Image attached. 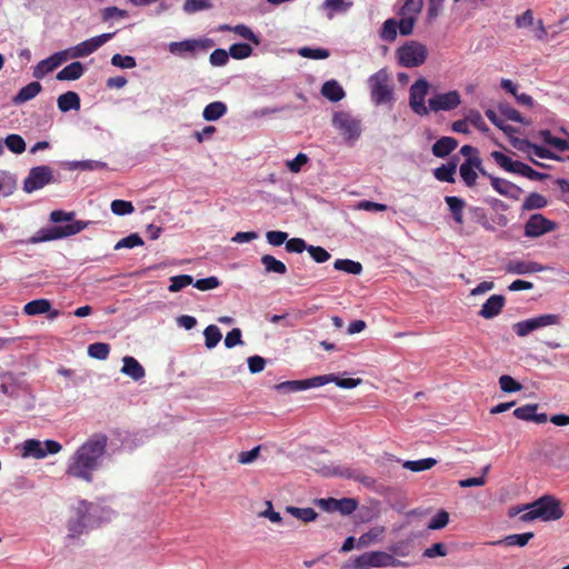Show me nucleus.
<instances>
[{"label":"nucleus","instance_id":"obj_1","mask_svg":"<svg viewBox=\"0 0 569 569\" xmlns=\"http://www.w3.org/2000/svg\"><path fill=\"white\" fill-rule=\"evenodd\" d=\"M108 437L98 432L90 436L69 458L66 473L88 483L93 481V472L99 470L107 456Z\"/></svg>","mask_w":569,"mask_h":569},{"label":"nucleus","instance_id":"obj_2","mask_svg":"<svg viewBox=\"0 0 569 569\" xmlns=\"http://www.w3.org/2000/svg\"><path fill=\"white\" fill-rule=\"evenodd\" d=\"M114 512L109 507L80 500L73 508V515L68 520V540H77L82 535L98 528L112 519Z\"/></svg>","mask_w":569,"mask_h":569},{"label":"nucleus","instance_id":"obj_3","mask_svg":"<svg viewBox=\"0 0 569 569\" xmlns=\"http://www.w3.org/2000/svg\"><path fill=\"white\" fill-rule=\"evenodd\" d=\"M74 212H66L62 210H54L50 213V220L54 223L69 222L66 226H51L41 228L27 240H19L21 244H34L46 241L63 239L79 233L88 227L89 221L73 220Z\"/></svg>","mask_w":569,"mask_h":569},{"label":"nucleus","instance_id":"obj_4","mask_svg":"<svg viewBox=\"0 0 569 569\" xmlns=\"http://www.w3.org/2000/svg\"><path fill=\"white\" fill-rule=\"evenodd\" d=\"M527 508H529V511L519 516V520L522 522H530L536 519H540L542 521H555L563 516L560 501L551 495H545L539 499L527 503Z\"/></svg>","mask_w":569,"mask_h":569},{"label":"nucleus","instance_id":"obj_5","mask_svg":"<svg viewBox=\"0 0 569 569\" xmlns=\"http://www.w3.org/2000/svg\"><path fill=\"white\" fill-rule=\"evenodd\" d=\"M371 100L377 104L392 103L393 89L390 83V77L386 69H380L368 79Z\"/></svg>","mask_w":569,"mask_h":569},{"label":"nucleus","instance_id":"obj_6","mask_svg":"<svg viewBox=\"0 0 569 569\" xmlns=\"http://www.w3.org/2000/svg\"><path fill=\"white\" fill-rule=\"evenodd\" d=\"M332 126L343 136V138L353 142L361 136V120L347 111H337L332 118Z\"/></svg>","mask_w":569,"mask_h":569},{"label":"nucleus","instance_id":"obj_7","mask_svg":"<svg viewBox=\"0 0 569 569\" xmlns=\"http://www.w3.org/2000/svg\"><path fill=\"white\" fill-rule=\"evenodd\" d=\"M56 181L51 167L46 164L37 166L29 170V173L23 181L22 189L26 193H32L50 183H54Z\"/></svg>","mask_w":569,"mask_h":569},{"label":"nucleus","instance_id":"obj_8","mask_svg":"<svg viewBox=\"0 0 569 569\" xmlns=\"http://www.w3.org/2000/svg\"><path fill=\"white\" fill-rule=\"evenodd\" d=\"M399 63L406 68L421 66L428 56L425 44L418 41H408L397 50Z\"/></svg>","mask_w":569,"mask_h":569},{"label":"nucleus","instance_id":"obj_9","mask_svg":"<svg viewBox=\"0 0 569 569\" xmlns=\"http://www.w3.org/2000/svg\"><path fill=\"white\" fill-rule=\"evenodd\" d=\"M62 446L56 440L40 441L38 439H28L22 443L23 458L43 459L48 455L60 452Z\"/></svg>","mask_w":569,"mask_h":569},{"label":"nucleus","instance_id":"obj_10","mask_svg":"<svg viewBox=\"0 0 569 569\" xmlns=\"http://www.w3.org/2000/svg\"><path fill=\"white\" fill-rule=\"evenodd\" d=\"M213 46L211 39H186L173 41L168 44V50L173 56L180 58L193 57L198 50H207Z\"/></svg>","mask_w":569,"mask_h":569},{"label":"nucleus","instance_id":"obj_11","mask_svg":"<svg viewBox=\"0 0 569 569\" xmlns=\"http://www.w3.org/2000/svg\"><path fill=\"white\" fill-rule=\"evenodd\" d=\"M429 92V82L420 78L413 84H411L409 90V106L411 110L420 116L425 117L429 114V107L426 106V97Z\"/></svg>","mask_w":569,"mask_h":569},{"label":"nucleus","instance_id":"obj_12","mask_svg":"<svg viewBox=\"0 0 569 569\" xmlns=\"http://www.w3.org/2000/svg\"><path fill=\"white\" fill-rule=\"evenodd\" d=\"M400 563L392 555L385 551L365 552L352 562L353 569L363 567H396Z\"/></svg>","mask_w":569,"mask_h":569},{"label":"nucleus","instance_id":"obj_13","mask_svg":"<svg viewBox=\"0 0 569 569\" xmlns=\"http://www.w3.org/2000/svg\"><path fill=\"white\" fill-rule=\"evenodd\" d=\"M560 322V317L558 315H540L535 318H530L523 321H519L513 325V331L519 337H526L535 330L558 325Z\"/></svg>","mask_w":569,"mask_h":569},{"label":"nucleus","instance_id":"obj_14","mask_svg":"<svg viewBox=\"0 0 569 569\" xmlns=\"http://www.w3.org/2000/svg\"><path fill=\"white\" fill-rule=\"evenodd\" d=\"M330 378L329 377H312L305 380H289L284 382H280L274 386V389L277 391L283 392V393H293L298 391H303L311 388H318L322 387L327 383H329Z\"/></svg>","mask_w":569,"mask_h":569},{"label":"nucleus","instance_id":"obj_15","mask_svg":"<svg viewBox=\"0 0 569 569\" xmlns=\"http://www.w3.org/2000/svg\"><path fill=\"white\" fill-rule=\"evenodd\" d=\"M556 228V222L540 213H535L531 214L525 223V236L528 238H538L553 231Z\"/></svg>","mask_w":569,"mask_h":569},{"label":"nucleus","instance_id":"obj_16","mask_svg":"<svg viewBox=\"0 0 569 569\" xmlns=\"http://www.w3.org/2000/svg\"><path fill=\"white\" fill-rule=\"evenodd\" d=\"M113 36L114 32L102 33L78 43L71 48V58H83L90 56L109 40H111Z\"/></svg>","mask_w":569,"mask_h":569},{"label":"nucleus","instance_id":"obj_17","mask_svg":"<svg viewBox=\"0 0 569 569\" xmlns=\"http://www.w3.org/2000/svg\"><path fill=\"white\" fill-rule=\"evenodd\" d=\"M461 102L458 91H449L446 93H438L429 99V111H450L457 108Z\"/></svg>","mask_w":569,"mask_h":569},{"label":"nucleus","instance_id":"obj_18","mask_svg":"<svg viewBox=\"0 0 569 569\" xmlns=\"http://www.w3.org/2000/svg\"><path fill=\"white\" fill-rule=\"evenodd\" d=\"M492 188L501 196L511 200H519L522 189L517 184L498 177H490Z\"/></svg>","mask_w":569,"mask_h":569},{"label":"nucleus","instance_id":"obj_19","mask_svg":"<svg viewBox=\"0 0 569 569\" xmlns=\"http://www.w3.org/2000/svg\"><path fill=\"white\" fill-rule=\"evenodd\" d=\"M481 159L479 157H473L467 159L463 163H461L459 168L460 177L467 187H473L476 184L478 172L476 168H480Z\"/></svg>","mask_w":569,"mask_h":569},{"label":"nucleus","instance_id":"obj_20","mask_svg":"<svg viewBox=\"0 0 569 569\" xmlns=\"http://www.w3.org/2000/svg\"><path fill=\"white\" fill-rule=\"evenodd\" d=\"M505 297L501 295L491 296L481 307L479 311V316L485 319H492L498 316L503 306H505Z\"/></svg>","mask_w":569,"mask_h":569},{"label":"nucleus","instance_id":"obj_21","mask_svg":"<svg viewBox=\"0 0 569 569\" xmlns=\"http://www.w3.org/2000/svg\"><path fill=\"white\" fill-rule=\"evenodd\" d=\"M543 269V266L539 264L538 262L525 260L510 261L506 267L507 272L513 274L536 273L542 271Z\"/></svg>","mask_w":569,"mask_h":569},{"label":"nucleus","instance_id":"obj_22","mask_svg":"<svg viewBox=\"0 0 569 569\" xmlns=\"http://www.w3.org/2000/svg\"><path fill=\"white\" fill-rule=\"evenodd\" d=\"M513 146L522 152L532 151V153L540 159H557L555 153L547 148L535 144L528 140H516L513 141Z\"/></svg>","mask_w":569,"mask_h":569},{"label":"nucleus","instance_id":"obj_23","mask_svg":"<svg viewBox=\"0 0 569 569\" xmlns=\"http://www.w3.org/2000/svg\"><path fill=\"white\" fill-rule=\"evenodd\" d=\"M123 366L121 368V372L128 377H130L134 381L141 380L146 376L144 368L139 363V361L131 357L126 356L122 359Z\"/></svg>","mask_w":569,"mask_h":569},{"label":"nucleus","instance_id":"obj_24","mask_svg":"<svg viewBox=\"0 0 569 569\" xmlns=\"http://www.w3.org/2000/svg\"><path fill=\"white\" fill-rule=\"evenodd\" d=\"M458 166V157L455 156L448 163L441 164L433 170V176L437 180L442 182H455V173Z\"/></svg>","mask_w":569,"mask_h":569},{"label":"nucleus","instance_id":"obj_25","mask_svg":"<svg viewBox=\"0 0 569 569\" xmlns=\"http://www.w3.org/2000/svg\"><path fill=\"white\" fill-rule=\"evenodd\" d=\"M458 147V141L452 137H441L432 146V153L437 158L449 156Z\"/></svg>","mask_w":569,"mask_h":569},{"label":"nucleus","instance_id":"obj_26","mask_svg":"<svg viewBox=\"0 0 569 569\" xmlns=\"http://www.w3.org/2000/svg\"><path fill=\"white\" fill-rule=\"evenodd\" d=\"M84 71H86L84 66L81 62L76 61V62H72V63L68 64L63 69H61L57 73L56 78L59 81L78 80V79H80L82 77Z\"/></svg>","mask_w":569,"mask_h":569},{"label":"nucleus","instance_id":"obj_27","mask_svg":"<svg viewBox=\"0 0 569 569\" xmlns=\"http://www.w3.org/2000/svg\"><path fill=\"white\" fill-rule=\"evenodd\" d=\"M321 94L332 102H338L345 98L346 92L337 80H328L321 87Z\"/></svg>","mask_w":569,"mask_h":569},{"label":"nucleus","instance_id":"obj_28","mask_svg":"<svg viewBox=\"0 0 569 569\" xmlns=\"http://www.w3.org/2000/svg\"><path fill=\"white\" fill-rule=\"evenodd\" d=\"M42 87L40 82L33 81L29 84L24 86L19 90V92L13 97L12 102L14 104H22L31 99H33L38 93H40Z\"/></svg>","mask_w":569,"mask_h":569},{"label":"nucleus","instance_id":"obj_29","mask_svg":"<svg viewBox=\"0 0 569 569\" xmlns=\"http://www.w3.org/2000/svg\"><path fill=\"white\" fill-rule=\"evenodd\" d=\"M58 108L61 112L80 109V97L74 91H68L58 97Z\"/></svg>","mask_w":569,"mask_h":569},{"label":"nucleus","instance_id":"obj_30","mask_svg":"<svg viewBox=\"0 0 569 569\" xmlns=\"http://www.w3.org/2000/svg\"><path fill=\"white\" fill-rule=\"evenodd\" d=\"M445 201L452 214L453 220L458 224L463 223V209L466 207V201L456 196H446Z\"/></svg>","mask_w":569,"mask_h":569},{"label":"nucleus","instance_id":"obj_31","mask_svg":"<svg viewBox=\"0 0 569 569\" xmlns=\"http://www.w3.org/2000/svg\"><path fill=\"white\" fill-rule=\"evenodd\" d=\"M228 111L227 104L222 101H213L207 104L202 111V117L207 121H217Z\"/></svg>","mask_w":569,"mask_h":569},{"label":"nucleus","instance_id":"obj_32","mask_svg":"<svg viewBox=\"0 0 569 569\" xmlns=\"http://www.w3.org/2000/svg\"><path fill=\"white\" fill-rule=\"evenodd\" d=\"M383 533L385 527H373L358 538L356 547L358 549L367 548L372 543L380 541Z\"/></svg>","mask_w":569,"mask_h":569},{"label":"nucleus","instance_id":"obj_33","mask_svg":"<svg viewBox=\"0 0 569 569\" xmlns=\"http://www.w3.org/2000/svg\"><path fill=\"white\" fill-rule=\"evenodd\" d=\"M68 170L94 171L107 168V163L99 160L68 161L64 163Z\"/></svg>","mask_w":569,"mask_h":569},{"label":"nucleus","instance_id":"obj_34","mask_svg":"<svg viewBox=\"0 0 569 569\" xmlns=\"http://www.w3.org/2000/svg\"><path fill=\"white\" fill-rule=\"evenodd\" d=\"M261 263L267 273L284 274L287 272L286 264L271 254H263L261 257Z\"/></svg>","mask_w":569,"mask_h":569},{"label":"nucleus","instance_id":"obj_35","mask_svg":"<svg viewBox=\"0 0 569 569\" xmlns=\"http://www.w3.org/2000/svg\"><path fill=\"white\" fill-rule=\"evenodd\" d=\"M51 309V303L47 299H37L32 300L24 305L23 311L28 316H38L46 312H49Z\"/></svg>","mask_w":569,"mask_h":569},{"label":"nucleus","instance_id":"obj_36","mask_svg":"<svg viewBox=\"0 0 569 569\" xmlns=\"http://www.w3.org/2000/svg\"><path fill=\"white\" fill-rule=\"evenodd\" d=\"M352 7L349 0H326L323 8L329 10L328 18L332 19L335 13H345Z\"/></svg>","mask_w":569,"mask_h":569},{"label":"nucleus","instance_id":"obj_37","mask_svg":"<svg viewBox=\"0 0 569 569\" xmlns=\"http://www.w3.org/2000/svg\"><path fill=\"white\" fill-rule=\"evenodd\" d=\"M547 203H548V201L545 196H542L538 192H531L525 199V201L522 203V210L530 211V210L542 209L547 206Z\"/></svg>","mask_w":569,"mask_h":569},{"label":"nucleus","instance_id":"obj_38","mask_svg":"<svg viewBox=\"0 0 569 569\" xmlns=\"http://www.w3.org/2000/svg\"><path fill=\"white\" fill-rule=\"evenodd\" d=\"M533 537V532H525V533H515L509 535L505 539L495 541V545H506V546H526L529 540Z\"/></svg>","mask_w":569,"mask_h":569},{"label":"nucleus","instance_id":"obj_39","mask_svg":"<svg viewBox=\"0 0 569 569\" xmlns=\"http://www.w3.org/2000/svg\"><path fill=\"white\" fill-rule=\"evenodd\" d=\"M437 460L433 458H425L420 460H407L403 462V468L408 469L412 472H420L425 470L431 469L433 466H436Z\"/></svg>","mask_w":569,"mask_h":569},{"label":"nucleus","instance_id":"obj_40","mask_svg":"<svg viewBox=\"0 0 569 569\" xmlns=\"http://www.w3.org/2000/svg\"><path fill=\"white\" fill-rule=\"evenodd\" d=\"M333 267L336 270L345 271L350 274H360L362 271L361 263L350 259H337Z\"/></svg>","mask_w":569,"mask_h":569},{"label":"nucleus","instance_id":"obj_41","mask_svg":"<svg viewBox=\"0 0 569 569\" xmlns=\"http://www.w3.org/2000/svg\"><path fill=\"white\" fill-rule=\"evenodd\" d=\"M286 511L303 522L313 521L318 516L312 508H298L289 506L286 508Z\"/></svg>","mask_w":569,"mask_h":569},{"label":"nucleus","instance_id":"obj_42","mask_svg":"<svg viewBox=\"0 0 569 569\" xmlns=\"http://www.w3.org/2000/svg\"><path fill=\"white\" fill-rule=\"evenodd\" d=\"M204 345L208 349H213L221 340L222 335L216 325H209L204 331Z\"/></svg>","mask_w":569,"mask_h":569},{"label":"nucleus","instance_id":"obj_43","mask_svg":"<svg viewBox=\"0 0 569 569\" xmlns=\"http://www.w3.org/2000/svg\"><path fill=\"white\" fill-rule=\"evenodd\" d=\"M58 68L57 62L50 56L47 59L41 60L34 68H33V77L37 79H42L46 74L53 71Z\"/></svg>","mask_w":569,"mask_h":569},{"label":"nucleus","instance_id":"obj_44","mask_svg":"<svg viewBox=\"0 0 569 569\" xmlns=\"http://www.w3.org/2000/svg\"><path fill=\"white\" fill-rule=\"evenodd\" d=\"M398 21L396 19H388L383 22L380 30V38L387 42H392L397 38Z\"/></svg>","mask_w":569,"mask_h":569},{"label":"nucleus","instance_id":"obj_45","mask_svg":"<svg viewBox=\"0 0 569 569\" xmlns=\"http://www.w3.org/2000/svg\"><path fill=\"white\" fill-rule=\"evenodd\" d=\"M298 54L301 56L302 58L322 60L327 59L330 56V52L328 49L325 48L302 47L298 50Z\"/></svg>","mask_w":569,"mask_h":569},{"label":"nucleus","instance_id":"obj_46","mask_svg":"<svg viewBox=\"0 0 569 569\" xmlns=\"http://www.w3.org/2000/svg\"><path fill=\"white\" fill-rule=\"evenodd\" d=\"M4 144L11 152L16 154L22 153L27 147L23 138L16 133L7 136L4 139Z\"/></svg>","mask_w":569,"mask_h":569},{"label":"nucleus","instance_id":"obj_47","mask_svg":"<svg viewBox=\"0 0 569 569\" xmlns=\"http://www.w3.org/2000/svg\"><path fill=\"white\" fill-rule=\"evenodd\" d=\"M110 352V346L104 342H94L89 345L88 347V355L91 358L98 359V360H106Z\"/></svg>","mask_w":569,"mask_h":569},{"label":"nucleus","instance_id":"obj_48","mask_svg":"<svg viewBox=\"0 0 569 569\" xmlns=\"http://www.w3.org/2000/svg\"><path fill=\"white\" fill-rule=\"evenodd\" d=\"M229 54L237 60L246 59L252 54V48L250 44L243 42L233 43L229 48Z\"/></svg>","mask_w":569,"mask_h":569},{"label":"nucleus","instance_id":"obj_49","mask_svg":"<svg viewBox=\"0 0 569 569\" xmlns=\"http://www.w3.org/2000/svg\"><path fill=\"white\" fill-rule=\"evenodd\" d=\"M193 283V278L189 274H179L170 278L168 290L170 292H178L189 284Z\"/></svg>","mask_w":569,"mask_h":569},{"label":"nucleus","instance_id":"obj_50","mask_svg":"<svg viewBox=\"0 0 569 569\" xmlns=\"http://www.w3.org/2000/svg\"><path fill=\"white\" fill-rule=\"evenodd\" d=\"M210 8H212V3L209 0H186L183 3V11L189 14Z\"/></svg>","mask_w":569,"mask_h":569},{"label":"nucleus","instance_id":"obj_51","mask_svg":"<svg viewBox=\"0 0 569 569\" xmlns=\"http://www.w3.org/2000/svg\"><path fill=\"white\" fill-rule=\"evenodd\" d=\"M422 7L423 0H405L399 13L400 16H412L417 18L421 12Z\"/></svg>","mask_w":569,"mask_h":569},{"label":"nucleus","instance_id":"obj_52","mask_svg":"<svg viewBox=\"0 0 569 569\" xmlns=\"http://www.w3.org/2000/svg\"><path fill=\"white\" fill-rule=\"evenodd\" d=\"M499 386H500V389L507 393L517 392L522 389V385L520 382L516 381L509 375H502L499 378Z\"/></svg>","mask_w":569,"mask_h":569},{"label":"nucleus","instance_id":"obj_53","mask_svg":"<svg viewBox=\"0 0 569 569\" xmlns=\"http://www.w3.org/2000/svg\"><path fill=\"white\" fill-rule=\"evenodd\" d=\"M498 109H499L500 113L507 120H511V121L518 122V123H526V121H525L523 117L520 114V112L518 110H516L515 108H512L510 104L500 103L498 106Z\"/></svg>","mask_w":569,"mask_h":569},{"label":"nucleus","instance_id":"obj_54","mask_svg":"<svg viewBox=\"0 0 569 569\" xmlns=\"http://www.w3.org/2000/svg\"><path fill=\"white\" fill-rule=\"evenodd\" d=\"M111 211L116 216H126L132 213L134 207L130 201L117 199L111 202Z\"/></svg>","mask_w":569,"mask_h":569},{"label":"nucleus","instance_id":"obj_55","mask_svg":"<svg viewBox=\"0 0 569 569\" xmlns=\"http://www.w3.org/2000/svg\"><path fill=\"white\" fill-rule=\"evenodd\" d=\"M538 409L537 403H528L522 407L515 409L513 416L520 420L532 421L533 412Z\"/></svg>","mask_w":569,"mask_h":569},{"label":"nucleus","instance_id":"obj_56","mask_svg":"<svg viewBox=\"0 0 569 569\" xmlns=\"http://www.w3.org/2000/svg\"><path fill=\"white\" fill-rule=\"evenodd\" d=\"M142 244H143L142 238L138 233H131L128 237H124L121 240H119L116 243L114 249L116 250H120L122 248L131 249V248L139 247Z\"/></svg>","mask_w":569,"mask_h":569},{"label":"nucleus","instance_id":"obj_57","mask_svg":"<svg viewBox=\"0 0 569 569\" xmlns=\"http://www.w3.org/2000/svg\"><path fill=\"white\" fill-rule=\"evenodd\" d=\"M358 507V501L353 498H342L337 500V512L348 516Z\"/></svg>","mask_w":569,"mask_h":569},{"label":"nucleus","instance_id":"obj_58","mask_svg":"<svg viewBox=\"0 0 569 569\" xmlns=\"http://www.w3.org/2000/svg\"><path fill=\"white\" fill-rule=\"evenodd\" d=\"M111 64L121 69H132L137 66V62L132 56L116 53L111 58Z\"/></svg>","mask_w":569,"mask_h":569},{"label":"nucleus","instance_id":"obj_59","mask_svg":"<svg viewBox=\"0 0 569 569\" xmlns=\"http://www.w3.org/2000/svg\"><path fill=\"white\" fill-rule=\"evenodd\" d=\"M449 522V513L446 510H440L436 516L431 518L428 523V529L440 530L445 528Z\"/></svg>","mask_w":569,"mask_h":569},{"label":"nucleus","instance_id":"obj_60","mask_svg":"<svg viewBox=\"0 0 569 569\" xmlns=\"http://www.w3.org/2000/svg\"><path fill=\"white\" fill-rule=\"evenodd\" d=\"M486 116L496 127H498L506 134L511 136L516 131L513 127L506 124L505 121L501 120L496 113V111H493L492 109L486 110Z\"/></svg>","mask_w":569,"mask_h":569},{"label":"nucleus","instance_id":"obj_61","mask_svg":"<svg viewBox=\"0 0 569 569\" xmlns=\"http://www.w3.org/2000/svg\"><path fill=\"white\" fill-rule=\"evenodd\" d=\"M232 31L257 46L260 43V38L246 24H237L232 28Z\"/></svg>","mask_w":569,"mask_h":569},{"label":"nucleus","instance_id":"obj_62","mask_svg":"<svg viewBox=\"0 0 569 569\" xmlns=\"http://www.w3.org/2000/svg\"><path fill=\"white\" fill-rule=\"evenodd\" d=\"M467 121L482 132H488L489 128L478 110H470L467 113Z\"/></svg>","mask_w":569,"mask_h":569},{"label":"nucleus","instance_id":"obj_63","mask_svg":"<svg viewBox=\"0 0 569 569\" xmlns=\"http://www.w3.org/2000/svg\"><path fill=\"white\" fill-rule=\"evenodd\" d=\"M307 251L309 252L310 257L317 263H323V262L328 261L331 257V254L325 248L319 247V246L309 244V248H307Z\"/></svg>","mask_w":569,"mask_h":569},{"label":"nucleus","instance_id":"obj_64","mask_svg":"<svg viewBox=\"0 0 569 569\" xmlns=\"http://www.w3.org/2000/svg\"><path fill=\"white\" fill-rule=\"evenodd\" d=\"M229 51L224 49H216L211 52L209 61L213 67H223L229 61Z\"/></svg>","mask_w":569,"mask_h":569}]
</instances>
